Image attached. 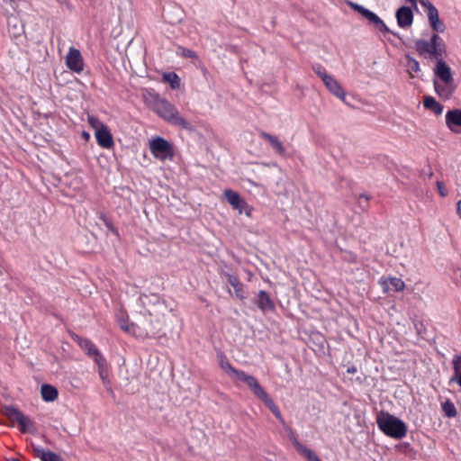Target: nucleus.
I'll return each instance as SVG.
<instances>
[{
  "instance_id": "28",
  "label": "nucleus",
  "mask_w": 461,
  "mask_h": 461,
  "mask_svg": "<svg viewBox=\"0 0 461 461\" xmlns=\"http://www.w3.org/2000/svg\"><path fill=\"white\" fill-rule=\"evenodd\" d=\"M419 2L427 10L428 21L439 17L438 9L429 0H419Z\"/></svg>"
},
{
  "instance_id": "30",
  "label": "nucleus",
  "mask_w": 461,
  "mask_h": 461,
  "mask_svg": "<svg viewBox=\"0 0 461 461\" xmlns=\"http://www.w3.org/2000/svg\"><path fill=\"white\" fill-rule=\"evenodd\" d=\"M221 367L225 370L230 375L234 376L235 378L238 376V373L241 370H239L231 366L227 357L223 355L221 356L220 359Z\"/></svg>"
},
{
  "instance_id": "17",
  "label": "nucleus",
  "mask_w": 461,
  "mask_h": 461,
  "mask_svg": "<svg viewBox=\"0 0 461 461\" xmlns=\"http://www.w3.org/2000/svg\"><path fill=\"white\" fill-rule=\"evenodd\" d=\"M327 89L335 96L344 101L346 97V93L343 90L340 84L332 77L330 76L325 80L322 81Z\"/></svg>"
},
{
  "instance_id": "9",
  "label": "nucleus",
  "mask_w": 461,
  "mask_h": 461,
  "mask_svg": "<svg viewBox=\"0 0 461 461\" xmlns=\"http://www.w3.org/2000/svg\"><path fill=\"white\" fill-rule=\"evenodd\" d=\"M236 378L245 383L252 391L254 395L258 397L259 400H261L267 394V393L261 386V384L258 383L255 376L249 375L241 370L240 373H238V376Z\"/></svg>"
},
{
  "instance_id": "39",
  "label": "nucleus",
  "mask_w": 461,
  "mask_h": 461,
  "mask_svg": "<svg viewBox=\"0 0 461 461\" xmlns=\"http://www.w3.org/2000/svg\"><path fill=\"white\" fill-rule=\"evenodd\" d=\"M88 123L92 128H94L95 131L98 128H101L102 125H104L96 116H88Z\"/></svg>"
},
{
  "instance_id": "20",
  "label": "nucleus",
  "mask_w": 461,
  "mask_h": 461,
  "mask_svg": "<svg viewBox=\"0 0 461 461\" xmlns=\"http://www.w3.org/2000/svg\"><path fill=\"white\" fill-rule=\"evenodd\" d=\"M290 438L297 452L303 456L307 461H315L320 459L319 456L312 449L300 443L294 436H292Z\"/></svg>"
},
{
  "instance_id": "5",
  "label": "nucleus",
  "mask_w": 461,
  "mask_h": 461,
  "mask_svg": "<svg viewBox=\"0 0 461 461\" xmlns=\"http://www.w3.org/2000/svg\"><path fill=\"white\" fill-rule=\"evenodd\" d=\"M348 5L357 13L361 14L365 19H366L370 23L374 24L377 30H379L383 33H389L398 38L402 41V38L400 36L398 32H395L388 28V26L384 23V22L374 12L368 10L361 5L357 3H353L351 1L348 2Z\"/></svg>"
},
{
  "instance_id": "46",
  "label": "nucleus",
  "mask_w": 461,
  "mask_h": 461,
  "mask_svg": "<svg viewBox=\"0 0 461 461\" xmlns=\"http://www.w3.org/2000/svg\"><path fill=\"white\" fill-rule=\"evenodd\" d=\"M406 2H408L409 4H411V5L413 8L417 9V2H418V0H406Z\"/></svg>"
},
{
  "instance_id": "47",
  "label": "nucleus",
  "mask_w": 461,
  "mask_h": 461,
  "mask_svg": "<svg viewBox=\"0 0 461 461\" xmlns=\"http://www.w3.org/2000/svg\"><path fill=\"white\" fill-rule=\"evenodd\" d=\"M82 137H83L84 140H88L90 139V134L87 131H82Z\"/></svg>"
},
{
  "instance_id": "42",
  "label": "nucleus",
  "mask_w": 461,
  "mask_h": 461,
  "mask_svg": "<svg viewBox=\"0 0 461 461\" xmlns=\"http://www.w3.org/2000/svg\"><path fill=\"white\" fill-rule=\"evenodd\" d=\"M437 185H438V189L439 194H440L442 196H446L447 193V191L445 190V187H444L443 183H441V182H438V183H437Z\"/></svg>"
},
{
  "instance_id": "21",
  "label": "nucleus",
  "mask_w": 461,
  "mask_h": 461,
  "mask_svg": "<svg viewBox=\"0 0 461 461\" xmlns=\"http://www.w3.org/2000/svg\"><path fill=\"white\" fill-rule=\"evenodd\" d=\"M290 438L297 452L303 456L307 461H315L320 459L319 456L312 449L300 443L294 436H292Z\"/></svg>"
},
{
  "instance_id": "4",
  "label": "nucleus",
  "mask_w": 461,
  "mask_h": 461,
  "mask_svg": "<svg viewBox=\"0 0 461 461\" xmlns=\"http://www.w3.org/2000/svg\"><path fill=\"white\" fill-rule=\"evenodd\" d=\"M415 50L420 56L425 59L429 58L435 60H438L441 58H446L447 54L445 41L437 33H432L429 40H416Z\"/></svg>"
},
{
  "instance_id": "22",
  "label": "nucleus",
  "mask_w": 461,
  "mask_h": 461,
  "mask_svg": "<svg viewBox=\"0 0 461 461\" xmlns=\"http://www.w3.org/2000/svg\"><path fill=\"white\" fill-rule=\"evenodd\" d=\"M41 394L44 402H50L58 398L59 391L55 386L50 384H44L41 387Z\"/></svg>"
},
{
  "instance_id": "11",
  "label": "nucleus",
  "mask_w": 461,
  "mask_h": 461,
  "mask_svg": "<svg viewBox=\"0 0 461 461\" xmlns=\"http://www.w3.org/2000/svg\"><path fill=\"white\" fill-rule=\"evenodd\" d=\"M72 339L78 344V346L86 351V355L94 359L98 358V357H102L103 355L95 347V345L88 339L82 338L77 334L73 333L71 335Z\"/></svg>"
},
{
  "instance_id": "3",
  "label": "nucleus",
  "mask_w": 461,
  "mask_h": 461,
  "mask_svg": "<svg viewBox=\"0 0 461 461\" xmlns=\"http://www.w3.org/2000/svg\"><path fill=\"white\" fill-rule=\"evenodd\" d=\"M376 423L384 435L394 439H402L408 431V427L402 420L387 411H381L377 413Z\"/></svg>"
},
{
  "instance_id": "19",
  "label": "nucleus",
  "mask_w": 461,
  "mask_h": 461,
  "mask_svg": "<svg viewBox=\"0 0 461 461\" xmlns=\"http://www.w3.org/2000/svg\"><path fill=\"white\" fill-rule=\"evenodd\" d=\"M32 448L34 456L36 457H40L41 461H64L59 455L50 450L45 451L43 448L34 445L33 443H32Z\"/></svg>"
},
{
  "instance_id": "33",
  "label": "nucleus",
  "mask_w": 461,
  "mask_h": 461,
  "mask_svg": "<svg viewBox=\"0 0 461 461\" xmlns=\"http://www.w3.org/2000/svg\"><path fill=\"white\" fill-rule=\"evenodd\" d=\"M161 328H162V325H161L159 319H157L155 323L153 322L152 320H150V327L146 328V334L149 337H155L156 335H158L160 332Z\"/></svg>"
},
{
  "instance_id": "37",
  "label": "nucleus",
  "mask_w": 461,
  "mask_h": 461,
  "mask_svg": "<svg viewBox=\"0 0 461 461\" xmlns=\"http://www.w3.org/2000/svg\"><path fill=\"white\" fill-rule=\"evenodd\" d=\"M119 324L120 328L128 332V333H134L135 332V327L136 325L134 323L128 324L123 318L119 319Z\"/></svg>"
},
{
  "instance_id": "15",
  "label": "nucleus",
  "mask_w": 461,
  "mask_h": 461,
  "mask_svg": "<svg viewBox=\"0 0 461 461\" xmlns=\"http://www.w3.org/2000/svg\"><path fill=\"white\" fill-rule=\"evenodd\" d=\"M259 137L264 140L267 141L276 154L280 156H285V149L283 143L279 140V139L276 136L272 135L267 131H260Z\"/></svg>"
},
{
  "instance_id": "41",
  "label": "nucleus",
  "mask_w": 461,
  "mask_h": 461,
  "mask_svg": "<svg viewBox=\"0 0 461 461\" xmlns=\"http://www.w3.org/2000/svg\"><path fill=\"white\" fill-rule=\"evenodd\" d=\"M254 209L247 203V206L242 207L241 209H239L240 213H245L248 217H252V212Z\"/></svg>"
},
{
  "instance_id": "38",
  "label": "nucleus",
  "mask_w": 461,
  "mask_h": 461,
  "mask_svg": "<svg viewBox=\"0 0 461 461\" xmlns=\"http://www.w3.org/2000/svg\"><path fill=\"white\" fill-rule=\"evenodd\" d=\"M395 447L397 448L398 451H400L405 455H409L411 452H413L412 447L408 442L400 443V444L396 445Z\"/></svg>"
},
{
  "instance_id": "23",
  "label": "nucleus",
  "mask_w": 461,
  "mask_h": 461,
  "mask_svg": "<svg viewBox=\"0 0 461 461\" xmlns=\"http://www.w3.org/2000/svg\"><path fill=\"white\" fill-rule=\"evenodd\" d=\"M423 106L425 109L432 111L436 115H439L443 112V105L438 103L433 96H424Z\"/></svg>"
},
{
  "instance_id": "6",
  "label": "nucleus",
  "mask_w": 461,
  "mask_h": 461,
  "mask_svg": "<svg viewBox=\"0 0 461 461\" xmlns=\"http://www.w3.org/2000/svg\"><path fill=\"white\" fill-rule=\"evenodd\" d=\"M4 415L13 423L17 422L19 430L22 433H34V422L24 415L18 408L13 405H6L3 409Z\"/></svg>"
},
{
  "instance_id": "44",
  "label": "nucleus",
  "mask_w": 461,
  "mask_h": 461,
  "mask_svg": "<svg viewBox=\"0 0 461 461\" xmlns=\"http://www.w3.org/2000/svg\"><path fill=\"white\" fill-rule=\"evenodd\" d=\"M185 56L188 57V58H194V57H195V53L191 50H186Z\"/></svg>"
},
{
  "instance_id": "36",
  "label": "nucleus",
  "mask_w": 461,
  "mask_h": 461,
  "mask_svg": "<svg viewBox=\"0 0 461 461\" xmlns=\"http://www.w3.org/2000/svg\"><path fill=\"white\" fill-rule=\"evenodd\" d=\"M312 70L316 75H318V77L321 78L322 81L330 76L327 73L325 68L321 64L312 65Z\"/></svg>"
},
{
  "instance_id": "14",
  "label": "nucleus",
  "mask_w": 461,
  "mask_h": 461,
  "mask_svg": "<svg viewBox=\"0 0 461 461\" xmlns=\"http://www.w3.org/2000/svg\"><path fill=\"white\" fill-rule=\"evenodd\" d=\"M446 125L454 133L461 132L459 128L461 127V109L455 108L448 110L446 113Z\"/></svg>"
},
{
  "instance_id": "8",
  "label": "nucleus",
  "mask_w": 461,
  "mask_h": 461,
  "mask_svg": "<svg viewBox=\"0 0 461 461\" xmlns=\"http://www.w3.org/2000/svg\"><path fill=\"white\" fill-rule=\"evenodd\" d=\"M66 66L72 72L79 74L84 70L85 62L79 50L70 47L65 59Z\"/></svg>"
},
{
  "instance_id": "18",
  "label": "nucleus",
  "mask_w": 461,
  "mask_h": 461,
  "mask_svg": "<svg viewBox=\"0 0 461 461\" xmlns=\"http://www.w3.org/2000/svg\"><path fill=\"white\" fill-rule=\"evenodd\" d=\"M224 196L227 202L232 206L234 210L241 209L247 206V202L240 196V194L232 189H226L224 191Z\"/></svg>"
},
{
  "instance_id": "35",
  "label": "nucleus",
  "mask_w": 461,
  "mask_h": 461,
  "mask_svg": "<svg viewBox=\"0 0 461 461\" xmlns=\"http://www.w3.org/2000/svg\"><path fill=\"white\" fill-rule=\"evenodd\" d=\"M100 220L104 223L107 229L116 236H119L118 230L113 224L111 218H109L105 213L102 212L99 216Z\"/></svg>"
},
{
  "instance_id": "16",
  "label": "nucleus",
  "mask_w": 461,
  "mask_h": 461,
  "mask_svg": "<svg viewBox=\"0 0 461 461\" xmlns=\"http://www.w3.org/2000/svg\"><path fill=\"white\" fill-rule=\"evenodd\" d=\"M221 276H225L227 282L234 288L236 297L240 300H244L246 298L244 285L240 281L239 277L225 272Z\"/></svg>"
},
{
  "instance_id": "1",
  "label": "nucleus",
  "mask_w": 461,
  "mask_h": 461,
  "mask_svg": "<svg viewBox=\"0 0 461 461\" xmlns=\"http://www.w3.org/2000/svg\"><path fill=\"white\" fill-rule=\"evenodd\" d=\"M151 98L153 111L164 121L188 131L194 130V126L180 115L176 107L166 98L161 97L158 93L153 94Z\"/></svg>"
},
{
  "instance_id": "10",
  "label": "nucleus",
  "mask_w": 461,
  "mask_h": 461,
  "mask_svg": "<svg viewBox=\"0 0 461 461\" xmlns=\"http://www.w3.org/2000/svg\"><path fill=\"white\" fill-rule=\"evenodd\" d=\"M395 18L399 27L402 29L411 27L414 19L412 6H400L395 12Z\"/></svg>"
},
{
  "instance_id": "45",
  "label": "nucleus",
  "mask_w": 461,
  "mask_h": 461,
  "mask_svg": "<svg viewBox=\"0 0 461 461\" xmlns=\"http://www.w3.org/2000/svg\"><path fill=\"white\" fill-rule=\"evenodd\" d=\"M456 213L461 218V199L457 202V204H456Z\"/></svg>"
},
{
  "instance_id": "32",
  "label": "nucleus",
  "mask_w": 461,
  "mask_h": 461,
  "mask_svg": "<svg viewBox=\"0 0 461 461\" xmlns=\"http://www.w3.org/2000/svg\"><path fill=\"white\" fill-rule=\"evenodd\" d=\"M163 79L169 83L170 87L174 90L180 87V77L175 72L165 73Z\"/></svg>"
},
{
  "instance_id": "34",
  "label": "nucleus",
  "mask_w": 461,
  "mask_h": 461,
  "mask_svg": "<svg viewBox=\"0 0 461 461\" xmlns=\"http://www.w3.org/2000/svg\"><path fill=\"white\" fill-rule=\"evenodd\" d=\"M429 26L430 28L433 30L434 33H442L446 31V25L445 23H443V21H441L438 18H434L433 20L431 21H429Z\"/></svg>"
},
{
  "instance_id": "24",
  "label": "nucleus",
  "mask_w": 461,
  "mask_h": 461,
  "mask_svg": "<svg viewBox=\"0 0 461 461\" xmlns=\"http://www.w3.org/2000/svg\"><path fill=\"white\" fill-rule=\"evenodd\" d=\"M260 401L264 402V404L270 410V411L273 413V415L282 423L285 424V420L283 419V416L281 414V411L278 408V406L275 403L273 399L269 396L267 393L264 398H262Z\"/></svg>"
},
{
  "instance_id": "26",
  "label": "nucleus",
  "mask_w": 461,
  "mask_h": 461,
  "mask_svg": "<svg viewBox=\"0 0 461 461\" xmlns=\"http://www.w3.org/2000/svg\"><path fill=\"white\" fill-rule=\"evenodd\" d=\"M96 365L98 366V374L100 378L102 379L104 384H110L108 380V370H107V363L104 356L98 357L97 359L95 360Z\"/></svg>"
},
{
  "instance_id": "48",
  "label": "nucleus",
  "mask_w": 461,
  "mask_h": 461,
  "mask_svg": "<svg viewBox=\"0 0 461 461\" xmlns=\"http://www.w3.org/2000/svg\"><path fill=\"white\" fill-rule=\"evenodd\" d=\"M315 461H321V459H319V460H315Z\"/></svg>"
},
{
  "instance_id": "40",
  "label": "nucleus",
  "mask_w": 461,
  "mask_h": 461,
  "mask_svg": "<svg viewBox=\"0 0 461 461\" xmlns=\"http://www.w3.org/2000/svg\"><path fill=\"white\" fill-rule=\"evenodd\" d=\"M371 196L366 194H360L358 198V203L359 206L365 210L368 207V202L370 200Z\"/></svg>"
},
{
  "instance_id": "25",
  "label": "nucleus",
  "mask_w": 461,
  "mask_h": 461,
  "mask_svg": "<svg viewBox=\"0 0 461 461\" xmlns=\"http://www.w3.org/2000/svg\"><path fill=\"white\" fill-rule=\"evenodd\" d=\"M383 286L384 291L392 289L395 292H401L404 289L405 284L401 278L391 277L388 282H384Z\"/></svg>"
},
{
  "instance_id": "13",
  "label": "nucleus",
  "mask_w": 461,
  "mask_h": 461,
  "mask_svg": "<svg viewBox=\"0 0 461 461\" xmlns=\"http://www.w3.org/2000/svg\"><path fill=\"white\" fill-rule=\"evenodd\" d=\"M95 139L97 144L104 149H111L113 147L114 142L113 139V135L106 125H102L101 128L96 129Z\"/></svg>"
},
{
  "instance_id": "31",
  "label": "nucleus",
  "mask_w": 461,
  "mask_h": 461,
  "mask_svg": "<svg viewBox=\"0 0 461 461\" xmlns=\"http://www.w3.org/2000/svg\"><path fill=\"white\" fill-rule=\"evenodd\" d=\"M442 411L447 418H454L456 416L457 411L455 404L449 400H446L444 402H441Z\"/></svg>"
},
{
  "instance_id": "7",
  "label": "nucleus",
  "mask_w": 461,
  "mask_h": 461,
  "mask_svg": "<svg viewBox=\"0 0 461 461\" xmlns=\"http://www.w3.org/2000/svg\"><path fill=\"white\" fill-rule=\"evenodd\" d=\"M149 150L155 158L165 161L174 158V147L166 139L157 136L149 140Z\"/></svg>"
},
{
  "instance_id": "12",
  "label": "nucleus",
  "mask_w": 461,
  "mask_h": 461,
  "mask_svg": "<svg viewBox=\"0 0 461 461\" xmlns=\"http://www.w3.org/2000/svg\"><path fill=\"white\" fill-rule=\"evenodd\" d=\"M252 302L263 312H274L276 310V305L273 299L265 290H260L257 296L253 298Z\"/></svg>"
},
{
  "instance_id": "27",
  "label": "nucleus",
  "mask_w": 461,
  "mask_h": 461,
  "mask_svg": "<svg viewBox=\"0 0 461 461\" xmlns=\"http://www.w3.org/2000/svg\"><path fill=\"white\" fill-rule=\"evenodd\" d=\"M8 32L14 38L21 36L23 32V24H19L16 17L8 20Z\"/></svg>"
},
{
  "instance_id": "29",
  "label": "nucleus",
  "mask_w": 461,
  "mask_h": 461,
  "mask_svg": "<svg viewBox=\"0 0 461 461\" xmlns=\"http://www.w3.org/2000/svg\"><path fill=\"white\" fill-rule=\"evenodd\" d=\"M406 60V67L408 68V72L411 75V77H414L411 72L418 73L420 71V67L419 61L411 57L410 54H405L404 56Z\"/></svg>"
},
{
  "instance_id": "2",
  "label": "nucleus",
  "mask_w": 461,
  "mask_h": 461,
  "mask_svg": "<svg viewBox=\"0 0 461 461\" xmlns=\"http://www.w3.org/2000/svg\"><path fill=\"white\" fill-rule=\"evenodd\" d=\"M444 59L445 58H441L436 60V64L433 68L434 75L441 81L442 84L434 79L433 86L435 92L440 98L448 100L456 91L457 86L455 83L451 68Z\"/></svg>"
},
{
  "instance_id": "43",
  "label": "nucleus",
  "mask_w": 461,
  "mask_h": 461,
  "mask_svg": "<svg viewBox=\"0 0 461 461\" xmlns=\"http://www.w3.org/2000/svg\"><path fill=\"white\" fill-rule=\"evenodd\" d=\"M357 372V368L355 366H351L348 367V369H347L348 374H355Z\"/></svg>"
}]
</instances>
